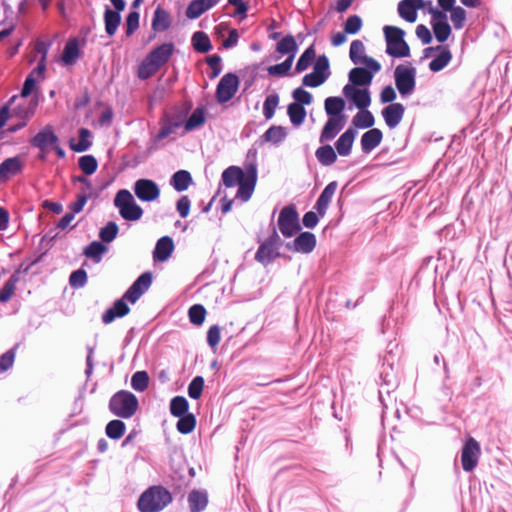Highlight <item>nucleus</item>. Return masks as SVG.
I'll list each match as a JSON object with an SVG mask.
<instances>
[{
  "label": "nucleus",
  "instance_id": "20",
  "mask_svg": "<svg viewBox=\"0 0 512 512\" xmlns=\"http://www.w3.org/2000/svg\"><path fill=\"white\" fill-rule=\"evenodd\" d=\"M316 246V238L311 232H302L293 242L286 243V248L295 252L309 253Z\"/></svg>",
  "mask_w": 512,
  "mask_h": 512
},
{
  "label": "nucleus",
  "instance_id": "59",
  "mask_svg": "<svg viewBox=\"0 0 512 512\" xmlns=\"http://www.w3.org/2000/svg\"><path fill=\"white\" fill-rule=\"evenodd\" d=\"M279 104L278 94H269L263 106V112L266 119H271L274 115L275 109Z\"/></svg>",
  "mask_w": 512,
  "mask_h": 512
},
{
  "label": "nucleus",
  "instance_id": "33",
  "mask_svg": "<svg viewBox=\"0 0 512 512\" xmlns=\"http://www.w3.org/2000/svg\"><path fill=\"white\" fill-rule=\"evenodd\" d=\"M80 56V50L77 39L69 40L63 49L61 61L65 65H73L77 62Z\"/></svg>",
  "mask_w": 512,
  "mask_h": 512
},
{
  "label": "nucleus",
  "instance_id": "47",
  "mask_svg": "<svg viewBox=\"0 0 512 512\" xmlns=\"http://www.w3.org/2000/svg\"><path fill=\"white\" fill-rule=\"evenodd\" d=\"M149 374L145 370L136 371L132 374V387L134 390L143 392L145 391L149 386Z\"/></svg>",
  "mask_w": 512,
  "mask_h": 512
},
{
  "label": "nucleus",
  "instance_id": "17",
  "mask_svg": "<svg viewBox=\"0 0 512 512\" xmlns=\"http://www.w3.org/2000/svg\"><path fill=\"white\" fill-rule=\"evenodd\" d=\"M56 143H58V137L50 125L38 131L31 140V145L39 148L40 151H49Z\"/></svg>",
  "mask_w": 512,
  "mask_h": 512
},
{
  "label": "nucleus",
  "instance_id": "55",
  "mask_svg": "<svg viewBox=\"0 0 512 512\" xmlns=\"http://www.w3.org/2000/svg\"><path fill=\"white\" fill-rule=\"evenodd\" d=\"M205 122L204 110L196 108L192 111L189 119L185 123V129L190 131L194 128L201 126Z\"/></svg>",
  "mask_w": 512,
  "mask_h": 512
},
{
  "label": "nucleus",
  "instance_id": "22",
  "mask_svg": "<svg viewBox=\"0 0 512 512\" xmlns=\"http://www.w3.org/2000/svg\"><path fill=\"white\" fill-rule=\"evenodd\" d=\"M422 7L423 0H402L398 5L399 15L405 21L413 23L417 20V10Z\"/></svg>",
  "mask_w": 512,
  "mask_h": 512
},
{
  "label": "nucleus",
  "instance_id": "7",
  "mask_svg": "<svg viewBox=\"0 0 512 512\" xmlns=\"http://www.w3.org/2000/svg\"><path fill=\"white\" fill-rule=\"evenodd\" d=\"M386 41V52L394 58H406L410 56V47L403 39L404 31L397 26L386 25L383 28Z\"/></svg>",
  "mask_w": 512,
  "mask_h": 512
},
{
  "label": "nucleus",
  "instance_id": "12",
  "mask_svg": "<svg viewBox=\"0 0 512 512\" xmlns=\"http://www.w3.org/2000/svg\"><path fill=\"white\" fill-rule=\"evenodd\" d=\"M349 57L354 64H364L374 72L381 70V64L373 58L365 56V44L361 40H354L350 45Z\"/></svg>",
  "mask_w": 512,
  "mask_h": 512
},
{
  "label": "nucleus",
  "instance_id": "48",
  "mask_svg": "<svg viewBox=\"0 0 512 512\" xmlns=\"http://www.w3.org/2000/svg\"><path fill=\"white\" fill-rule=\"evenodd\" d=\"M195 426L196 418L192 413L180 416L176 424L177 430L182 434L191 433L194 430Z\"/></svg>",
  "mask_w": 512,
  "mask_h": 512
},
{
  "label": "nucleus",
  "instance_id": "5",
  "mask_svg": "<svg viewBox=\"0 0 512 512\" xmlns=\"http://www.w3.org/2000/svg\"><path fill=\"white\" fill-rule=\"evenodd\" d=\"M144 282L135 281L124 293L121 299L116 300L111 308L107 309L102 315V321L104 324L112 323L116 317H125L130 312V307L125 302L126 300L134 304L138 298L142 295L141 290H138V285Z\"/></svg>",
  "mask_w": 512,
  "mask_h": 512
},
{
  "label": "nucleus",
  "instance_id": "28",
  "mask_svg": "<svg viewBox=\"0 0 512 512\" xmlns=\"http://www.w3.org/2000/svg\"><path fill=\"white\" fill-rule=\"evenodd\" d=\"M383 132L379 128H371L364 132L361 139L362 151L370 152L381 144Z\"/></svg>",
  "mask_w": 512,
  "mask_h": 512
},
{
  "label": "nucleus",
  "instance_id": "61",
  "mask_svg": "<svg viewBox=\"0 0 512 512\" xmlns=\"http://www.w3.org/2000/svg\"><path fill=\"white\" fill-rule=\"evenodd\" d=\"M207 9L203 6L200 0H194L190 3L186 10V16L189 19H197L206 12Z\"/></svg>",
  "mask_w": 512,
  "mask_h": 512
},
{
  "label": "nucleus",
  "instance_id": "53",
  "mask_svg": "<svg viewBox=\"0 0 512 512\" xmlns=\"http://www.w3.org/2000/svg\"><path fill=\"white\" fill-rule=\"evenodd\" d=\"M107 250V247L101 243L94 241L84 249V255L88 258L93 259L95 262H99L101 254Z\"/></svg>",
  "mask_w": 512,
  "mask_h": 512
},
{
  "label": "nucleus",
  "instance_id": "36",
  "mask_svg": "<svg viewBox=\"0 0 512 512\" xmlns=\"http://www.w3.org/2000/svg\"><path fill=\"white\" fill-rule=\"evenodd\" d=\"M287 115L293 125L299 126L304 123L307 117V111L304 106L298 103H290L287 106Z\"/></svg>",
  "mask_w": 512,
  "mask_h": 512
},
{
  "label": "nucleus",
  "instance_id": "39",
  "mask_svg": "<svg viewBox=\"0 0 512 512\" xmlns=\"http://www.w3.org/2000/svg\"><path fill=\"white\" fill-rule=\"evenodd\" d=\"M192 47L198 52H208L211 49V40L204 31H196L191 38Z\"/></svg>",
  "mask_w": 512,
  "mask_h": 512
},
{
  "label": "nucleus",
  "instance_id": "58",
  "mask_svg": "<svg viewBox=\"0 0 512 512\" xmlns=\"http://www.w3.org/2000/svg\"><path fill=\"white\" fill-rule=\"evenodd\" d=\"M78 166L85 174H93L97 169V161L94 156L87 154L79 158Z\"/></svg>",
  "mask_w": 512,
  "mask_h": 512
},
{
  "label": "nucleus",
  "instance_id": "62",
  "mask_svg": "<svg viewBox=\"0 0 512 512\" xmlns=\"http://www.w3.org/2000/svg\"><path fill=\"white\" fill-rule=\"evenodd\" d=\"M313 71L319 76L329 77V61L325 55L319 56L313 66Z\"/></svg>",
  "mask_w": 512,
  "mask_h": 512
},
{
  "label": "nucleus",
  "instance_id": "30",
  "mask_svg": "<svg viewBox=\"0 0 512 512\" xmlns=\"http://www.w3.org/2000/svg\"><path fill=\"white\" fill-rule=\"evenodd\" d=\"M188 502L191 512H201L208 505V494L206 491L194 489L189 492Z\"/></svg>",
  "mask_w": 512,
  "mask_h": 512
},
{
  "label": "nucleus",
  "instance_id": "45",
  "mask_svg": "<svg viewBox=\"0 0 512 512\" xmlns=\"http://www.w3.org/2000/svg\"><path fill=\"white\" fill-rule=\"evenodd\" d=\"M126 431V425L121 420L110 421L105 428L107 436L112 440H119L123 437Z\"/></svg>",
  "mask_w": 512,
  "mask_h": 512
},
{
  "label": "nucleus",
  "instance_id": "40",
  "mask_svg": "<svg viewBox=\"0 0 512 512\" xmlns=\"http://www.w3.org/2000/svg\"><path fill=\"white\" fill-rule=\"evenodd\" d=\"M299 213L294 204L286 205L279 214L277 224H300Z\"/></svg>",
  "mask_w": 512,
  "mask_h": 512
},
{
  "label": "nucleus",
  "instance_id": "1",
  "mask_svg": "<svg viewBox=\"0 0 512 512\" xmlns=\"http://www.w3.org/2000/svg\"><path fill=\"white\" fill-rule=\"evenodd\" d=\"M222 181L226 187L238 185L237 197L242 201H247L256 185V166L248 165L245 170L238 166H229L222 173Z\"/></svg>",
  "mask_w": 512,
  "mask_h": 512
},
{
  "label": "nucleus",
  "instance_id": "24",
  "mask_svg": "<svg viewBox=\"0 0 512 512\" xmlns=\"http://www.w3.org/2000/svg\"><path fill=\"white\" fill-rule=\"evenodd\" d=\"M173 250V239L168 236L162 237L156 242L155 248L153 250V260L165 262L168 260Z\"/></svg>",
  "mask_w": 512,
  "mask_h": 512
},
{
  "label": "nucleus",
  "instance_id": "16",
  "mask_svg": "<svg viewBox=\"0 0 512 512\" xmlns=\"http://www.w3.org/2000/svg\"><path fill=\"white\" fill-rule=\"evenodd\" d=\"M430 13L432 15V27L434 30L435 37L438 42H445L451 35V27L446 21V15L443 11L437 8H431Z\"/></svg>",
  "mask_w": 512,
  "mask_h": 512
},
{
  "label": "nucleus",
  "instance_id": "6",
  "mask_svg": "<svg viewBox=\"0 0 512 512\" xmlns=\"http://www.w3.org/2000/svg\"><path fill=\"white\" fill-rule=\"evenodd\" d=\"M138 406L136 396L128 390L115 392L109 402L111 413L122 419H130L138 410Z\"/></svg>",
  "mask_w": 512,
  "mask_h": 512
},
{
  "label": "nucleus",
  "instance_id": "9",
  "mask_svg": "<svg viewBox=\"0 0 512 512\" xmlns=\"http://www.w3.org/2000/svg\"><path fill=\"white\" fill-rule=\"evenodd\" d=\"M282 245L281 238L275 229L270 236L262 242L255 253V260L263 265H269L280 257L279 249Z\"/></svg>",
  "mask_w": 512,
  "mask_h": 512
},
{
  "label": "nucleus",
  "instance_id": "26",
  "mask_svg": "<svg viewBox=\"0 0 512 512\" xmlns=\"http://www.w3.org/2000/svg\"><path fill=\"white\" fill-rule=\"evenodd\" d=\"M356 135H357L356 130L352 127H349L344 131V133L336 141V143H335L336 150L342 157H346V155H350Z\"/></svg>",
  "mask_w": 512,
  "mask_h": 512
},
{
  "label": "nucleus",
  "instance_id": "13",
  "mask_svg": "<svg viewBox=\"0 0 512 512\" xmlns=\"http://www.w3.org/2000/svg\"><path fill=\"white\" fill-rule=\"evenodd\" d=\"M239 86V79L235 74L228 72L222 77L216 88V98L219 103L229 102L234 97Z\"/></svg>",
  "mask_w": 512,
  "mask_h": 512
},
{
  "label": "nucleus",
  "instance_id": "51",
  "mask_svg": "<svg viewBox=\"0 0 512 512\" xmlns=\"http://www.w3.org/2000/svg\"><path fill=\"white\" fill-rule=\"evenodd\" d=\"M17 287V278L12 276L0 289V302L6 303L12 299Z\"/></svg>",
  "mask_w": 512,
  "mask_h": 512
},
{
  "label": "nucleus",
  "instance_id": "42",
  "mask_svg": "<svg viewBox=\"0 0 512 512\" xmlns=\"http://www.w3.org/2000/svg\"><path fill=\"white\" fill-rule=\"evenodd\" d=\"M189 403L185 396L176 395L170 401V413L173 416L180 417L188 414Z\"/></svg>",
  "mask_w": 512,
  "mask_h": 512
},
{
  "label": "nucleus",
  "instance_id": "64",
  "mask_svg": "<svg viewBox=\"0 0 512 512\" xmlns=\"http://www.w3.org/2000/svg\"><path fill=\"white\" fill-rule=\"evenodd\" d=\"M139 27V14L137 11H132L126 18V35L132 36V34Z\"/></svg>",
  "mask_w": 512,
  "mask_h": 512
},
{
  "label": "nucleus",
  "instance_id": "21",
  "mask_svg": "<svg viewBox=\"0 0 512 512\" xmlns=\"http://www.w3.org/2000/svg\"><path fill=\"white\" fill-rule=\"evenodd\" d=\"M404 111L401 103H392L382 109V117L388 127L394 128L403 120Z\"/></svg>",
  "mask_w": 512,
  "mask_h": 512
},
{
  "label": "nucleus",
  "instance_id": "4",
  "mask_svg": "<svg viewBox=\"0 0 512 512\" xmlns=\"http://www.w3.org/2000/svg\"><path fill=\"white\" fill-rule=\"evenodd\" d=\"M144 282L135 281L124 293L121 299L116 300L111 308L107 309L102 315V321L104 324L112 323L116 317H125L130 312V307L125 302L126 300L134 304L138 298L142 295L141 290H138V285Z\"/></svg>",
  "mask_w": 512,
  "mask_h": 512
},
{
  "label": "nucleus",
  "instance_id": "37",
  "mask_svg": "<svg viewBox=\"0 0 512 512\" xmlns=\"http://www.w3.org/2000/svg\"><path fill=\"white\" fill-rule=\"evenodd\" d=\"M315 156L317 160L324 166H330L337 160V154L331 145L320 146L316 150Z\"/></svg>",
  "mask_w": 512,
  "mask_h": 512
},
{
  "label": "nucleus",
  "instance_id": "14",
  "mask_svg": "<svg viewBox=\"0 0 512 512\" xmlns=\"http://www.w3.org/2000/svg\"><path fill=\"white\" fill-rule=\"evenodd\" d=\"M133 191L137 199L143 202H153L159 198L158 185L149 179H139L133 185Z\"/></svg>",
  "mask_w": 512,
  "mask_h": 512
},
{
  "label": "nucleus",
  "instance_id": "44",
  "mask_svg": "<svg viewBox=\"0 0 512 512\" xmlns=\"http://www.w3.org/2000/svg\"><path fill=\"white\" fill-rule=\"evenodd\" d=\"M375 119L372 112L366 108L360 109L356 116L352 120V124L358 128H370L374 125Z\"/></svg>",
  "mask_w": 512,
  "mask_h": 512
},
{
  "label": "nucleus",
  "instance_id": "50",
  "mask_svg": "<svg viewBox=\"0 0 512 512\" xmlns=\"http://www.w3.org/2000/svg\"><path fill=\"white\" fill-rule=\"evenodd\" d=\"M207 310L203 305L195 304L189 309L190 323L196 326H200L204 323Z\"/></svg>",
  "mask_w": 512,
  "mask_h": 512
},
{
  "label": "nucleus",
  "instance_id": "63",
  "mask_svg": "<svg viewBox=\"0 0 512 512\" xmlns=\"http://www.w3.org/2000/svg\"><path fill=\"white\" fill-rule=\"evenodd\" d=\"M292 97L295 100L294 103H298L302 106L309 105L312 102V96L310 92L301 87L294 89L292 92Z\"/></svg>",
  "mask_w": 512,
  "mask_h": 512
},
{
  "label": "nucleus",
  "instance_id": "49",
  "mask_svg": "<svg viewBox=\"0 0 512 512\" xmlns=\"http://www.w3.org/2000/svg\"><path fill=\"white\" fill-rule=\"evenodd\" d=\"M293 56H288L284 62L268 67V74L271 76L282 77L288 74L293 64Z\"/></svg>",
  "mask_w": 512,
  "mask_h": 512
},
{
  "label": "nucleus",
  "instance_id": "46",
  "mask_svg": "<svg viewBox=\"0 0 512 512\" xmlns=\"http://www.w3.org/2000/svg\"><path fill=\"white\" fill-rule=\"evenodd\" d=\"M316 58V50L314 48V45H310L308 48L305 49L302 56L299 58L298 62L296 63L295 71L297 73L305 71L312 61Z\"/></svg>",
  "mask_w": 512,
  "mask_h": 512
},
{
  "label": "nucleus",
  "instance_id": "18",
  "mask_svg": "<svg viewBox=\"0 0 512 512\" xmlns=\"http://www.w3.org/2000/svg\"><path fill=\"white\" fill-rule=\"evenodd\" d=\"M347 99L351 100L357 108L365 109L371 103L370 91L367 88H356L353 85L347 84L342 89Z\"/></svg>",
  "mask_w": 512,
  "mask_h": 512
},
{
  "label": "nucleus",
  "instance_id": "43",
  "mask_svg": "<svg viewBox=\"0 0 512 512\" xmlns=\"http://www.w3.org/2000/svg\"><path fill=\"white\" fill-rule=\"evenodd\" d=\"M287 137V132L284 127L273 125L267 129L262 136L263 141L278 144Z\"/></svg>",
  "mask_w": 512,
  "mask_h": 512
},
{
  "label": "nucleus",
  "instance_id": "35",
  "mask_svg": "<svg viewBox=\"0 0 512 512\" xmlns=\"http://www.w3.org/2000/svg\"><path fill=\"white\" fill-rule=\"evenodd\" d=\"M22 164L17 158H8L0 164V179H8L21 171Z\"/></svg>",
  "mask_w": 512,
  "mask_h": 512
},
{
  "label": "nucleus",
  "instance_id": "56",
  "mask_svg": "<svg viewBox=\"0 0 512 512\" xmlns=\"http://www.w3.org/2000/svg\"><path fill=\"white\" fill-rule=\"evenodd\" d=\"M363 27V21L361 17L353 15L347 18L344 23V32L347 35H355Z\"/></svg>",
  "mask_w": 512,
  "mask_h": 512
},
{
  "label": "nucleus",
  "instance_id": "32",
  "mask_svg": "<svg viewBox=\"0 0 512 512\" xmlns=\"http://www.w3.org/2000/svg\"><path fill=\"white\" fill-rule=\"evenodd\" d=\"M171 26L169 12L160 6L156 7L152 18V29L154 31H165Z\"/></svg>",
  "mask_w": 512,
  "mask_h": 512
},
{
  "label": "nucleus",
  "instance_id": "19",
  "mask_svg": "<svg viewBox=\"0 0 512 512\" xmlns=\"http://www.w3.org/2000/svg\"><path fill=\"white\" fill-rule=\"evenodd\" d=\"M437 51L438 55L429 63V69L433 72L441 71L452 60V52L446 45H438L436 47H428L425 49L426 56L428 52Z\"/></svg>",
  "mask_w": 512,
  "mask_h": 512
},
{
  "label": "nucleus",
  "instance_id": "23",
  "mask_svg": "<svg viewBox=\"0 0 512 512\" xmlns=\"http://www.w3.org/2000/svg\"><path fill=\"white\" fill-rule=\"evenodd\" d=\"M344 126L345 117L328 118V120L323 126L320 135V142L325 143L333 140Z\"/></svg>",
  "mask_w": 512,
  "mask_h": 512
},
{
  "label": "nucleus",
  "instance_id": "10",
  "mask_svg": "<svg viewBox=\"0 0 512 512\" xmlns=\"http://www.w3.org/2000/svg\"><path fill=\"white\" fill-rule=\"evenodd\" d=\"M395 85L402 97L411 95L416 87V69L414 67L398 65L394 71Z\"/></svg>",
  "mask_w": 512,
  "mask_h": 512
},
{
  "label": "nucleus",
  "instance_id": "57",
  "mask_svg": "<svg viewBox=\"0 0 512 512\" xmlns=\"http://www.w3.org/2000/svg\"><path fill=\"white\" fill-rule=\"evenodd\" d=\"M36 86V80L34 79L33 75H29L26 80L24 81L22 90L20 92L19 96H14L10 99V104H14L16 100H23L26 99L29 94L32 92V90Z\"/></svg>",
  "mask_w": 512,
  "mask_h": 512
},
{
  "label": "nucleus",
  "instance_id": "60",
  "mask_svg": "<svg viewBox=\"0 0 512 512\" xmlns=\"http://www.w3.org/2000/svg\"><path fill=\"white\" fill-rule=\"evenodd\" d=\"M451 11V20L457 29H461L464 26L466 19V11L461 6H454L449 9Z\"/></svg>",
  "mask_w": 512,
  "mask_h": 512
},
{
  "label": "nucleus",
  "instance_id": "8",
  "mask_svg": "<svg viewBox=\"0 0 512 512\" xmlns=\"http://www.w3.org/2000/svg\"><path fill=\"white\" fill-rule=\"evenodd\" d=\"M114 205L121 217L127 221H137L143 213L142 208L133 199V194L127 189L119 190L114 198Z\"/></svg>",
  "mask_w": 512,
  "mask_h": 512
},
{
  "label": "nucleus",
  "instance_id": "31",
  "mask_svg": "<svg viewBox=\"0 0 512 512\" xmlns=\"http://www.w3.org/2000/svg\"><path fill=\"white\" fill-rule=\"evenodd\" d=\"M348 78L355 86H365L372 82L373 75L371 71L364 67H355L349 71Z\"/></svg>",
  "mask_w": 512,
  "mask_h": 512
},
{
  "label": "nucleus",
  "instance_id": "29",
  "mask_svg": "<svg viewBox=\"0 0 512 512\" xmlns=\"http://www.w3.org/2000/svg\"><path fill=\"white\" fill-rule=\"evenodd\" d=\"M345 100L340 97H328L324 101V110L329 118L345 117Z\"/></svg>",
  "mask_w": 512,
  "mask_h": 512
},
{
  "label": "nucleus",
  "instance_id": "11",
  "mask_svg": "<svg viewBox=\"0 0 512 512\" xmlns=\"http://www.w3.org/2000/svg\"><path fill=\"white\" fill-rule=\"evenodd\" d=\"M480 445L474 438H469L461 449L460 461L464 471L474 470L479 463Z\"/></svg>",
  "mask_w": 512,
  "mask_h": 512
},
{
  "label": "nucleus",
  "instance_id": "54",
  "mask_svg": "<svg viewBox=\"0 0 512 512\" xmlns=\"http://www.w3.org/2000/svg\"><path fill=\"white\" fill-rule=\"evenodd\" d=\"M204 386L205 380L203 376H195L188 387V393L190 398L193 400H198L203 393Z\"/></svg>",
  "mask_w": 512,
  "mask_h": 512
},
{
  "label": "nucleus",
  "instance_id": "38",
  "mask_svg": "<svg viewBox=\"0 0 512 512\" xmlns=\"http://www.w3.org/2000/svg\"><path fill=\"white\" fill-rule=\"evenodd\" d=\"M298 49V45L293 36L287 35L282 38L276 45V51L281 55L293 56L295 58L296 52Z\"/></svg>",
  "mask_w": 512,
  "mask_h": 512
},
{
  "label": "nucleus",
  "instance_id": "34",
  "mask_svg": "<svg viewBox=\"0 0 512 512\" xmlns=\"http://www.w3.org/2000/svg\"><path fill=\"white\" fill-rule=\"evenodd\" d=\"M105 30L109 36H113L121 23L120 11L107 8L104 12Z\"/></svg>",
  "mask_w": 512,
  "mask_h": 512
},
{
  "label": "nucleus",
  "instance_id": "15",
  "mask_svg": "<svg viewBox=\"0 0 512 512\" xmlns=\"http://www.w3.org/2000/svg\"><path fill=\"white\" fill-rule=\"evenodd\" d=\"M181 114H165L159 121L160 129L155 136L156 141H162L173 135L183 125Z\"/></svg>",
  "mask_w": 512,
  "mask_h": 512
},
{
  "label": "nucleus",
  "instance_id": "3",
  "mask_svg": "<svg viewBox=\"0 0 512 512\" xmlns=\"http://www.w3.org/2000/svg\"><path fill=\"white\" fill-rule=\"evenodd\" d=\"M170 491L163 487H150L138 499L137 506L141 512H158L170 504Z\"/></svg>",
  "mask_w": 512,
  "mask_h": 512
},
{
  "label": "nucleus",
  "instance_id": "27",
  "mask_svg": "<svg viewBox=\"0 0 512 512\" xmlns=\"http://www.w3.org/2000/svg\"><path fill=\"white\" fill-rule=\"evenodd\" d=\"M336 189V182H331L324 187L322 193L320 194V197L318 198L316 204L314 205V210L320 217H323L329 203L331 202V199L335 194Z\"/></svg>",
  "mask_w": 512,
  "mask_h": 512
},
{
  "label": "nucleus",
  "instance_id": "2",
  "mask_svg": "<svg viewBox=\"0 0 512 512\" xmlns=\"http://www.w3.org/2000/svg\"><path fill=\"white\" fill-rule=\"evenodd\" d=\"M173 52V43H164L153 48L139 64L137 77L141 80L150 79L162 66L169 62Z\"/></svg>",
  "mask_w": 512,
  "mask_h": 512
},
{
  "label": "nucleus",
  "instance_id": "25",
  "mask_svg": "<svg viewBox=\"0 0 512 512\" xmlns=\"http://www.w3.org/2000/svg\"><path fill=\"white\" fill-rule=\"evenodd\" d=\"M8 106H12V117H16L22 121L27 122V120H29L35 113L37 103H27L26 99H23L16 100L14 104L9 103Z\"/></svg>",
  "mask_w": 512,
  "mask_h": 512
},
{
  "label": "nucleus",
  "instance_id": "41",
  "mask_svg": "<svg viewBox=\"0 0 512 512\" xmlns=\"http://www.w3.org/2000/svg\"><path fill=\"white\" fill-rule=\"evenodd\" d=\"M191 173L187 170H178L172 176V186L177 191L186 190L191 183Z\"/></svg>",
  "mask_w": 512,
  "mask_h": 512
},
{
  "label": "nucleus",
  "instance_id": "52",
  "mask_svg": "<svg viewBox=\"0 0 512 512\" xmlns=\"http://www.w3.org/2000/svg\"><path fill=\"white\" fill-rule=\"evenodd\" d=\"M79 141L76 144H72L71 148L77 152H83L89 149L91 146V142L89 138L91 137V131L87 128H80L78 131Z\"/></svg>",
  "mask_w": 512,
  "mask_h": 512
}]
</instances>
